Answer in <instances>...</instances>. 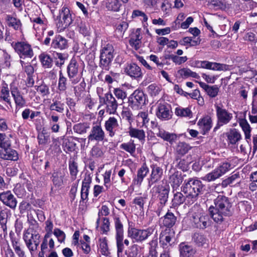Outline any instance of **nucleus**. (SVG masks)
Instances as JSON below:
<instances>
[{"instance_id":"bb28decb","label":"nucleus","mask_w":257,"mask_h":257,"mask_svg":"<svg viewBox=\"0 0 257 257\" xmlns=\"http://www.w3.org/2000/svg\"><path fill=\"white\" fill-rule=\"evenodd\" d=\"M66 108V106L61 100V97L60 96L53 98L49 106V109L51 111H55L60 113H63Z\"/></svg>"},{"instance_id":"9b49d317","label":"nucleus","mask_w":257,"mask_h":257,"mask_svg":"<svg viewBox=\"0 0 257 257\" xmlns=\"http://www.w3.org/2000/svg\"><path fill=\"white\" fill-rule=\"evenodd\" d=\"M156 114L162 120L170 119L172 116L171 105L164 101L158 102Z\"/></svg>"},{"instance_id":"6e6d98bb","label":"nucleus","mask_w":257,"mask_h":257,"mask_svg":"<svg viewBox=\"0 0 257 257\" xmlns=\"http://www.w3.org/2000/svg\"><path fill=\"white\" fill-rule=\"evenodd\" d=\"M210 70L217 71H226L228 70V65L216 62H211Z\"/></svg>"},{"instance_id":"338daca9","label":"nucleus","mask_w":257,"mask_h":257,"mask_svg":"<svg viewBox=\"0 0 257 257\" xmlns=\"http://www.w3.org/2000/svg\"><path fill=\"white\" fill-rule=\"evenodd\" d=\"M239 178V175L237 174H234L231 175L230 177L226 179L222 182V185L224 186H226L227 185H230L233 183L236 180Z\"/></svg>"},{"instance_id":"37998d69","label":"nucleus","mask_w":257,"mask_h":257,"mask_svg":"<svg viewBox=\"0 0 257 257\" xmlns=\"http://www.w3.org/2000/svg\"><path fill=\"white\" fill-rule=\"evenodd\" d=\"M69 170L70 171L71 179L72 181H74L77 178L78 172L77 163L73 160L70 161L69 162Z\"/></svg>"},{"instance_id":"0e129e2a","label":"nucleus","mask_w":257,"mask_h":257,"mask_svg":"<svg viewBox=\"0 0 257 257\" xmlns=\"http://www.w3.org/2000/svg\"><path fill=\"white\" fill-rule=\"evenodd\" d=\"M30 20L34 23L33 27L35 29H39V25L41 26L42 29H44V21L40 17L31 18Z\"/></svg>"},{"instance_id":"c03bdc74","label":"nucleus","mask_w":257,"mask_h":257,"mask_svg":"<svg viewBox=\"0 0 257 257\" xmlns=\"http://www.w3.org/2000/svg\"><path fill=\"white\" fill-rule=\"evenodd\" d=\"M39 59L45 68H51L52 66V59L47 54L42 53L39 55Z\"/></svg>"},{"instance_id":"2eb2a0df","label":"nucleus","mask_w":257,"mask_h":257,"mask_svg":"<svg viewBox=\"0 0 257 257\" xmlns=\"http://www.w3.org/2000/svg\"><path fill=\"white\" fill-rule=\"evenodd\" d=\"M10 91L15 103L16 110H18L26 106V100L21 94L20 90L14 82L10 84Z\"/></svg>"},{"instance_id":"69168bd1","label":"nucleus","mask_w":257,"mask_h":257,"mask_svg":"<svg viewBox=\"0 0 257 257\" xmlns=\"http://www.w3.org/2000/svg\"><path fill=\"white\" fill-rule=\"evenodd\" d=\"M53 234L57 238L58 241L62 242L65 239V234L62 230L59 228H55L54 230Z\"/></svg>"},{"instance_id":"c756f323","label":"nucleus","mask_w":257,"mask_h":257,"mask_svg":"<svg viewBox=\"0 0 257 257\" xmlns=\"http://www.w3.org/2000/svg\"><path fill=\"white\" fill-rule=\"evenodd\" d=\"M177 217L170 210H168L165 215L160 218L163 225L167 228L172 227L177 221Z\"/></svg>"},{"instance_id":"0eeeda50","label":"nucleus","mask_w":257,"mask_h":257,"mask_svg":"<svg viewBox=\"0 0 257 257\" xmlns=\"http://www.w3.org/2000/svg\"><path fill=\"white\" fill-rule=\"evenodd\" d=\"M12 46L22 59L31 58L34 55L31 46L27 42H13Z\"/></svg>"},{"instance_id":"e2e57ef3","label":"nucleus","mask_w":257,"mask_h":257,"mask_svg":"<svg viewBox=\"0 0 257 257\" xmlns=\"http://www.w3.org/2000/svg\"><path fill=\"white\" fill-rule=\"evenodd\" d=\"M20 63L21 65L24 68L25 72L27 73L28 76L33 75L34 72V69L33 67L30 64H27L24 61L21 60Z\"/></svg>"},{"instance_id":"72a5a7b5","label":"nucleus","mask_w":257,"mask_h":257,"mask_svg":"<svg viewBox=\"0 0 257 257\" xmlns=\"http://www.w3.org/2000/svg\"><path fill=\"white\" fill-rule=\"evenodd\" d=\"M149 172V169L146 164H143L140 168L138 170L137 177L134 179V183L140 186Z\"/></svg>"},{"instance_id":"473e14b6","label":"nucleus","mask_w":257,"mask_h":257,"mask_svg":"<svg viewBox=\"0 0 257 257\" xmlns=\"http://www.w3.org/2000/svg\"><path fill=\"white\" fill-rule=\"evenodd\" d=\"M7 25L16 31L21 30L22 23L20 19L10 15H7L5 17Z\"/></svg>"},{"instance_id":"393cba45","label":"nucleus","mask_w":257,"mask_h":257,"mask_svg":"<svg viewBox=\"0 0 257 257\" xmlns=\"http://www.w3.org/2000/svg\"><path fill=\"white\" fill-rule=\"evenodd\" d=\"M91 182L92 178L90 175L85 176L82 181L81 189V200L82 201L88 200V196Z\"/></svg>"},{"instance_id":"58836bf2","label":"nucleus","mask_w":257,"mask_h":257,"mask_svg":"<svg viewBox=\"0 0 257 257\" xmlns=\"http://www.w3.org/2000/svg\"><path fill=\"white\" fill-rule=\"evenodd\" d=\"M10 212V210L8 209H3L0 212V224L1 225V228L3 229L5 235L7 234L6 224Z\"/></svg>"},{"instance_id":"e433bc0d","label":"nucleus","mask_w":257,"mask_h":257,"mask_svg":"<svg viewBox=\"0 0 257 257\" xmlns=\"http://www.w3.org/2000/svg\"><path fill=\"white\" fill-rule=\"evenodd\" d=\"M11 240L13 248L18 257H26L20 240L16 237H12Z\"/></svg>"},{"instance_id":"cd10ccee","label":"nucleus","mask_w":257,"mask_h":257,"mask_svg":"<svg viewBox=\"0 0 257 257\" xmlns=\"http://www.w3.org/2000/svg\"><path fill=\"white\" fill-rule=\"evenodd\" d=\"M0 158L5 160L16 161L19 159L17 152L10 147L0 150Z\"/></svg>"},{"instance_id":"dca6fc26","label":"nucleus","mask_w":257,"mask_h":257,"mask_svg":"<svg viewBox=\"0 0 257 257\" xmlns=\"http://www.w3.org/2000/svg\"><path fill=\"white\" fill-rule=\"evenodd\" d=\"M10 89L8 86L5 85L2 87L0 91V102L5 103V106H3L0 103V109L6 111H11L12 109V102L10 94Z\"/></svg>"},{"instance_id":"1a4fd4ad","label":"nucleus","mask_w":257,"mask_h":257,"mask_svg":"<svg viewBox=\"0 0 257 257\" xmlns=\"http://www.w3.org/2000/svg\"><path fill=\"white\" fill-rule=\"evenodd\" d=\"M114 223L115 230V239L116 241L117 253H121L124 249L123 243L124 230L122 221L120 218L115 217L114 218Z\"/></svg>"},{"instance_id":"6e6552de","label":"nucleus","mask_w":257,"mask_h":257,"mask_svg":"<svg viewBox=\"0 0 257 257\" xmlns=\"http://www.w3.org/2000/svg\"><path fill=\"white\" fill-rule=\"evenodd\" d=\"M230 167L229 163H223L212 172L201 177V179L207 182L214 181L229 171Z\"/></svg>"},{"instance_id":"aec40b11","label":"nucleus","mask_w":257,"mask_h":257,"mask_svg":"<svg viewBox=\"0 0 257 257\" xmlns=\"http://www.w3.org/2000/svg\"><path fill=\"white\" fill-rule=\"evenodd\" d=\"M0 200L4 204L9 207L12 209H15L17 207V199L11 191L0 193Z\"/></svg>"},{"instance_id":"bf43d9fd","label":"nucleus","mask_w":257,"mask_h":257,"mask_svg":"<svg viewBox=\"0 0 257 257\" xmlns=\"http://www.w3.org/2000/svg\"><path fill=\"white\" fill-rule=\"evenodd\" d=\"M99 241V250L102 254L106 255L108 253V246L106 239L105 238H100Z\"/></svg>"},{"instance_id":"412c9836","label":"nucleus","mask_w":257,"mask_h":257,"mask_svg":"<svg viewBox=\"0 0 257 257\" xmlns=\"http://www.w3.org/2000/svg\"><path fill=\"white\" fill-rule=\"evenodd\" d=\"M192 224L195 227L205 229L210 224L209 217L207 215H195L193 217Z\"/></svg>"},{"instance_id":"a211bd4d","label":"nucleus","mask_w":257,"mask_h":257,"mask_svg":"<svg viewBox=\"0 0 257 257\" xmlns=\"http://www.w3.org/2000/svg\"><path fill=\"white\" fill-rule=\"evenodd\" d=\"M104 104L106 105V111L109 114H114L119 104L111 93H106L103 98Z\"/></svg>"},{"instance_id":"7ed1b4c3","label":"nucleus","mask_w":257,"mask_h":257,"mask_svg":"<svg viewBox=\"0 0 257 257\" xmlns=\"http://www.w3.org/2000/svg\"><path fill=\"white\" fill-rule=\"evenodd\" d=\"M31 228L25 232L23 239L26 245L33 257L40 242V235L36 231L30 232Z\"/></svg>"},{"instance_id":"9d476101","label":"nucleus","mask_w":257,"mask_h":257,"mask_svg":"<svg viewBox=\"0 0 257 257\" xmlns=\"http://www.w3.org/2000/svg\"><path fill=\"white\" fill-rule=\"evenodd\" d=\"M68 76L72 83L76 84L80 80L81 69L75 59H72L67 67Z\"/></svg>"},{"instance_id":"49530a36","label":"nucleus","mask_w":257,"mask_h":257,"mask_svg":"<svg viewBox=\"0 0 257 257\" xmlns=\"http://www.w3.org/2000/svg\"><path fill=\"white\" fill-rule=\"evenodd\" d=\"M120 148L124 150L133 155L136 152V145L134 141H130L127 143H122L120 145Z\"/></svg>"},{"instance_id":"20e7f679","label":"nucleus","mask_w":257,"mask_h":257,"mask_svg":"<svg viewBox=\"0 0 257 257\" xmlns=\"http://www.w3.org/2000/svg\"><path fill=\"white\" fill-rule=\"evenodd\" d=\"M153 229L148 228L146 229H138L137 228H130L127 229V236L130 237L133 242L141 243L146 240L149 236L153 234Z\"/></svg>"},{"instance_id":"774afa93","label":"nucleus","mask_w":257,"mask_h":257,"mask_svg":"<svg viewBox=\"0 0 257 257\" xmlns=\"http://www.w3.org/2000/svg\"><path fill=\"white\" fill-rule=\"evenodd\" d=\"M138 119L141 120L143 124L145 125L149 122L148 113L147 112H140L137 115Z\"/></svg>"},{"instance_id":"09e8293b","label":"nucleus","mask_w":257,"mask_h":257,"mask_svg":"<svg viewBox=\"0 0 257 257\" xmlns=\"http://www.w3.org/2000/svg\"><path fill=\"white\" fill-rule=\"evenodd\" d=\"M176 115L180 117H191L192 113L189 108L177 107L175 112Z\"/></svg>"},{"instance_id":"8fccbe9b","label":"nucleus","mask_w":257,"mask_h":257,"mask_svg":"<svg viewBox=\"0 0 257 257\" xmlns=\"http://www.w3.org/2000/svg\"><path fill=\"white\" fill-rule=\"evenodd\" d=\"M89 128V126L88 124L79 123L74 125L73 130L75 133L81 135L86 133Z\"/></svg>"},{"instance_id":"c85d7f7f","label":"nucleus","mask_w":257,"mask_h":257,"mask_svg":"<svg viewBox=\"0 0 257 257\" xmlns=\"http://www.w3.org/2000/svg\"><path fill=\"white\" fill-rule=\"evenodd\" d=\"M159 193L158 198L159 203L162 204H165L168 199V196L170 191V187L168 185H159L157 187Z\"/></svg>"},{"instance_id":"a19ab883","label":"nucleus","mask_w":257,"mask_h":257,"mask_svg":"<svg viewBox=\"0 0 257 257\" xmlns=\"http://www.w3.org/2000/svg\"><path fill=\"white\" fill-rule=\"evenodd\" d=\"M191 148V147L188 144L184 142H180L176 146V150L178 154L183 156L187 153Z\"/></svg>"},{"instance_id":"39448f33","label":"nucleus","mask_w":257,"mask_h":257,"mask_svg":"<svg viewBox=\"0 0 257 257\" xmlns=\"http://www.w3.org/2000/svg\"><path fill=\"white\" fill-rule=\"evenodd\" d=\"M113 47L107 44L100 51V64L103 69L108 70L113 58Z\"/></svg>"},{"instance_id":"4d7b16f0","label":"nucleus","mask_w":257,"mask_h":257,"mask_svg":"<svg viewBox=\"0 0 257 257\" xmlns=\"http://www.w3.org/2000/svg\"><path fill=\"white\" fill-rule=\"evenodd\" d=\"M128 27V23L126 22L122 21L118 24L116 28V32L120 36L122 37L125 31Z\"/></svg>"},{"instance_id":"5701e85b","label":"nucleus","mask_w":257,"mask_h":257,"mask_svg":"<svg viewBox=\"0 0 257 257\" xmlns=\"http://www.w3.org/2000/svg\"><path fill=\"white\" fill-rule=\"evenodd\" d=\"M125 72L130 77L136 79L142 78L143 75L141 68L135 63L128 64L125 68Z\"/></svg>"},{"instance_id":"4c0bfd02","label":"nucleus","mask_w":257,"mask_h":257,"mask_svg":"<svg viewBox=\"0 0 257 257\" xmlns=\"http://www.w3.org/2000/svg\"><path fill=\"white\" fill-rule=\"evenodd\" d=\"M64 175L60 171H54L52 176V181L55 187L59 188L63 184Z\"/></svg>"},{"instance_id":"4468645a","label":"nucleus","mask_w":257,"mask_h":257,"mask_svg":"<svg viewBox=\"0 0 257 257\" xmlns=\"http://www.w3.org/2000/svg\"><path fill=\"white\" fill-rule=\"evenodd\" d=\"M73 17L69 9L64 6L59 12V20L57 25L61 30L69 27L73 22Z\"/></svg>"},{"instance_id":"f3484780","label":"nucleus","mask_w":257,"mask_h":257,"mask_svg":"<svg viewBox=\"0 0 257 257\" xmlns=\"http://www.w3.org/2000/svg\"><path fill=\"white\" fill-rule=\"evenodd\" d=\"M105 133L100 123L93 124L88 136V142H102L105 138Z\"/></svg>"},{"instance_id":"2f4dec72","label":"nucleus","mask_w":257,"mask_h":257,"mask_svg":"<svg viewBox=\"0 0 257 257\" xmlns=\"http://www.w3.org/2000/svg\"><path fill=\"white\" fill-rule=\"evenodd\" d=\"M197 124L203 132V134L204 135L208 132L212 127V121L211 117L209 115H206L199 120Z\"/></svg>"},{"instance_id":"f257e3e1","label":"nucleus","mask_w":257,"mask_h":257,"mask_svg":"<svg viewBox=\"0 0 257 257\" xmlns=\"http://www.w3.org/2000/svg\"><path fill=\"white\" fill-rule=\"evenodd\" d=\"M215 206H211L208 209L211 217L216 222H221L225 216L231 215V204L228 198L223 195H218L214 199Z\"/></svg>"},{"instance_id":"052dcab7","label":"nucleus","mask_w":257,"mask_h":257,"mask_svg":"<svg viewBox=\"0 0 257 257\" xmlns=\"http://www.w3.org/2000/svg\"><path fill=\"white\" fill-rule=\"evenodd\" d=\"M148 91L152 96H155L159 93L160 89L155 84H152L148 86Z\"/></svg>"},{"instance_id":"6ab92c4d","label":"nucleus","mask_w":257,"mask_h":257,"mask_svg":"<svg viewBox=\"0 0 257 257\" xmlns=\"http://www.w3.org/2000/svg\"><path fill=\"white\" fill-rule=\"evenodd\" d=\"M186 177L185 175H182L175 169H171L169 171V182L173 189H177L184 182Z\"/></svg>"},{"instance_id":"ea45409f","label":"nucleus","mask_w":257,"mask_h":257,"mask_svg":"<svg viewBox=\"0 0 257 257\" xmlns=\"http://www.w3.org/2000/svg\"><path fill=\"white\" fill-rule=\"evenodd\" d=\"M160 243L164 249H168L171 246V237L168 232H161L160 235Z\"/></svg>"},{"instance_id":"4be33fe9","label":"nucleus","mask_w":257,"mask_h":257,"mask_svg":"<svg viewBox=\"0 0 257 257\" xmlns=\"http://www.w3.org/2000/svg\"><path fill=\"white\" fill-rule=\"evenodd\" d=\"M179 250L180 257H193L196 253V249L186 242L179 245Z\"/></svg>"},{"instance_id":"5fc2aeb1","label":"nucleus","mask_w":257,"mask_h":257,"mask_svg":"<svg viewBox=\"0 0 257 257\" xmlns=\"http://www.w3.org/2000/svg\"><path fill=\"white\" fill-rule=\"evenodd\" d=\"M11 143L9 138H7L5 134H0V147L5 149L10 148Z\"/></svg>"},{"instance_id":"680f3d73","label":"nucleus","mask_w":257,"mask_h":257,"mask_svg":"<svg viewBox=\"0 0 257 257\" xmlns=\"http://www.w3.org/2000/svg\"><path fill=\"white\" fill-rule=\"evenodd\" d=\"M218 92L219 88L216 85L209 86V88L206 91L207 94L211 97H216L218 95Z\"/></svg>"},{"instance_id":"13d9d810","label":"nucleus","mask_w":257,"mask_h":257,"mask_svg":"<svg viewBox=\"0 0 257 257\" xmlns=\"http://www.w3.org/2000/svg\"><path fill=\"white\" fill-rule=\"evenodd\" d=\"M157 244L158 242L157 239H153L150 242L151 247L150 248L149 254L147 256L143 257H157V252L155 249L156 247L157 246Z\"/></svg>"},{"instance_id":"a878e982","label":"nucleus","mask_w":257,"mask_h":257,"mask_svg":"<svg viewBox=\"0 0 257 257\" xmlns=\"http://www.w3.org/2000/svg\"><path fill=\"white\" fill-rule=\"evenodd\" d=\"M156 134L164 141L168 142L171 145L174 144L177 139V136L176 134L170 133L160 127L158 128V131Z\"/></svg>"},{"instance_id":"f03ea898","label":"nucleus","mask_w":257,"mask_h":257,"mask_svg":"<svg viewBox=\"0 0 257 257\" xmlns=\"http://www.w3.org/2000/svg\"><path fill=\"white\" fill-rule=\"evenodd\" d=\"M203 185L202 182L194 178L185 179L181 186V191L186 195L188 204L194 203L202 191Z\"/></svg>"},{"instance_id":"a18cd8bd","label":"nucleus","mask_w":257,"mask_h":257,"mask_svg":"<svg viewBox=\"0 0 257 257\" xmlns=\"http://www.w3.org/2000/svg\"><path fill=\"white\" fill-rule=\"evenodd\" d=\"M173 204L176 205H179L183 204L184 202L186 204H188L187 201L186 195L184 194V195L180 192H177L174 195V198L173 199Z\"/></svg>"},{"instance_id":"603ef678","label":"nucleus","mask_w":257,"mask_h":257,"mask_svg":"<svg viewBox=\"0 0 257 257\" xmlns=\"http://www.w3.org/2000/svg\"><path fill=\"white\" fill-rule=\"evenodd\" d=\"M113 93L117 98V101L119 102V104L121 105L123 102V100L126 97V92L120 88H114Z\"/></svg>"},{"instance_id":"f704fd0d","label":"nucleus","mask_w":257,"mask_h":257,"mask_svg":"<svg viewBox=\"0 0 257 257\" xmlns=\"http://www.w3.org/2000/svg\"><path fill=\"white\" fill-rule=\"evenodd\" d=\"M51 47L54 49H65L68 47L67 40L61 35H57L53 40Z\"/></svg>"},{"instance_id":"ddd939ff","label":"nucleus","mask_w":257,"mask_h":257,"mask_svg":"<svg viewBox=\"0 0 257 257\" xmlns=\"http://www.w3.org/2000/svg\"><path fill=\"white\" fill-rule=\"evenodd\" d=\"M104 127L110 137L119 135L122 133L121 125L119 124L117 119L113 116L110 117L105 121Z\"/></svg>"},{"instance_id":"b1692460","label":"nucleus","mask_w":257,"mask_h":257,"mask_svg":"<svg viewBox=\"0 0 257 257\" xmlns=\"http://www.w3.org/2000/svg\"><path fill=\"white\" fill-rule=\"evenodd\" d=\"M151 168L152 172L149 181L150 186L158 181L161 178L163 173L162 168L156 164L152 165Z\"/></svg>"},{"instance_id":"3c124183","label":"nucleus","mask_w":257,"mask_h":257,"mask_svg":"<svg viewBox=\"0 0 257 257\" xmlns=\"http://www.w3.org/2000/svg\"><path fill=\"white\" fill-rule=\"evenodd\" d=\"M128 133L132 137L138 138L140 140H144L145 138V132L143 130L131 128Z\"/></svg>"},{"instance_id":"de8ad7c7","label":"nucleus","mask_w":257,"mask_h":257,"mask_svg":"<svg viewBox=\"0 0 257 257\" xmlns=\"http://www.w3.org/2000/svg\"><path fill=\"white\" fill-rule=\"evenodd\" d=\"M121 4L118 0H106V8L109 11L117 12Z\"/></svg>"},{"instance_id":"864d4df0","label":"nucleus","mask_w":257,"mask_h":257,"mask_svg":"<svg viewBox=\"0 0 257 257\" xmlns=\"http://www.w3.org/2000/svg\"><path fill=\"white\" fill-rule=\"evenodd\" d=\"M67 79L64 76L61 70L59 71L58 80V89L61 91H64L67 89Z\"/></svg>"},{"instance_id":"79ce46f5","label":"nucleus","mask_w":257,"mask_h":257,"mask_svg":"<svg viewBox=\"0 0 257 257\" xmlns=\"http://www.w3.org/2000/svg\"><path fill=\"white\" fill-rule=\"evenodd\" d=\"M192 240L198 246H202L207 244V239L203 234L195 233L192 236Z\"/></svg>"},{"instance_id":"423d86ee","label":"nucleus","mask_w":257,"mask_h":257,"mask_svg":"<svg viewBox=\"0 0 257 257\" xmlns=\"http://www.w3.org/2000/svg\"><path fill=\"white\" fill-rule=\"evenodd\" d=\"M214 106L216 109L217 125L222 126L228 124L233 118L232 113L225 109L222 103L216 104Z\"/></svg>"},{"instance_id":"7c9ffc66","label":"nucleus","mask_w":257,"mask_h":257,"mask_svg":"<svg viewBox=\"0 0 257 257\" xmlns=\"http://www.w3.org/2000/svg\"><path fill=\"white\" fill-rule=\"evenodd\" d=\"M228 144L236 145L242 139V136L239 131L235 128L230 129L226 134Z\"/></svg>"},{"instance_id":"f8f14e48","label":"nucleus","mask_w":257,"mask_h":257,"mask_svg":"<svg viewBox=\"0 0 257 257\" xmlns=\"http://www.w3.org/2000/svg\"><path fill=\"white\" fill-rule=\"evenodd\" d=\"M128 106L133 109H138L146 102V96L142 91L136 90L128 98Z\"/></svg>"},{"instance_id":"c9c22d12","label":"nucleus","mask_w":257,"mask_h":257,"mask_svg":"<svg viewBox=\"0 0 257 257\" xmlns=\"http://www.w3.org/2000/svg\"><path fill=\"white\" fill-rule=\"evenodd\" d=\"M239 124L244 133V139L248 144L251 140V127L245 119H240Z\"/></svg>"}]
</instances>
